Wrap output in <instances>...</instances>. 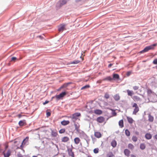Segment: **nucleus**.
<instances>
[{"mask_svg": "<svg viewBox=\"0 0 157 157\" xmlns=\"http://www.w3.org/2000/svg\"><path fill=\"white\" fill-rule=\"evenodd\" d=\"M29 138L28 137H26L25 139L21 143V145L20 146V148L22 149L23 147V146L25 144L29 141Z\"/></svg>", "mask_w": 157, "mask_h": 157, "instance_id": "nucleus-8", "label": "nucleus"}, {"mask_svg": "<svg viewBox=\"0 0 157 157\" xmlns=\"http://www.w3.org/2000/svg\"><path fill=\"white\" fill-rule=\"evenodd\" d=\"M156 45V44H154L152 45H151L150 46H147L143 50L141 51L140 52L141 53H143L144 52H147L150 50L153 49L154 47Z\"/></svg>", "mask_w": 157, "mask_h": 157, "instance_id": "nucleus-2", "label": "nucleus"}, {"mask_svg": "<svg viewBox=\"0 0 157 157\" xmlns=\"http://www.w3.org/2000/svg\"><path fill=\"white\" fill-rule=\"evenodd\" d=\"M69 140V138L68 137L64 136L61 139V141L63 142H66Z\"/></svg>", "mask_w": 157, "mask_h": 157, "instance_id": "nucleus-15", "label": "nucleus"}, {"mask_svg": "<svg viewBox=\"0 0 157 157\" xmlns=\"http://www.w3.org/2000/svg\"><path fill=\"white\" fill-rule=\"evenodd\" d=\"M135 134L137 135H139V132H135Z\"/></svg>", "mask_w": 157, "mask_h": 157, "instance_id": "nucleus-55", "label": "nucleus"}, {"mask_svg": "<svg viewBox=\"0 0 157 157\" xmlns=\"http://www.w3.org/2000/svg\"><path fill=\"white\" fill-rule=\"evenodd\" d=\"M127 91L128 95L130 96H132L134 94L133 91L130 90H127Z\"/></svg>", "mask_w": 157, "mask_h": 157, "instance_id": "nucleus-32", "label": "nucleus"}, {"mask_svg": "<svg viewBox=\"0 0 157 157\" xmlns=\"http://www.w3.org/2000/svg\"><path fill=\"white\" fill-rule=\"evenodd\" d=\"M80 116L81 114L79 113H75L73 114L72 118L73 120V121L75 122V121L78 119V117H79Z\"/></svg>", "mask_w": 157, "mask_h": 157, "instance_id": "nucleus-7", "label": "nucleus"}, {"mask_svg": "<svg viewBox=\"0 0 157 157\" xmlns=\"http://www.w3.org/2000/svg\"><path fill=\"white\" fill-rule=\"evenodd\" d=\"M105 120V118L101 116L98 117L96 119L97 121L99 123L103 122Z\"/></svg>", "mask_w": 157, "mask_h": 157, "instance_id": "nucleus-9", "label": "nucleus"}, {"mask_svg": "<svg viewBox=\"0 0 157 157\" xmlns=\"http://www.w3.org/2000/svg\"><path fill=\"white\" fill-rule=\"evenodd\" d=\"M113 65V64H112V63H110V64H109L108 65V67L109 68H110V67H111Z\"/></svg>", "mask_w": 157, "mask_h": 157, "instance_id": "nucleus-50", "label": "nucleus"}, {"mask_svg": "<svg viewBox=\"0 0 157 157\" xmlns=\"http://www.w3.org/2000/svg\"><path fill=\"white\" fill-rule=\"evenodd\" d=\"M128 147L131 150H133L134 148V146L131 144H129L128 145Z\"/></svg>", "mask_w": 157, "mask_h": 157, "instance_id": "nucleus-33", "label": "nucleus"}, {"mask_svg": "<svg viewBox=\"0 0 157 157\" xmlns=\"http://www.w3.org/2000/svg\"><path fill=\"white\" fill-rule=\"evenodd\" d=\"M106 157H113L114 155L112 152H109L106 154Z\"/></svg>", "mask_w": 157, "mask_h": 157, "instance_id": "nucleus-29", "label": "nucleus"}, {"mask_svg": "<svg viewBox=\"0 0 157 157\" xmlns=\"http://www.w3.org/2000/svg\"><path fill=\"white\" fill-rule=\"evenodd\" d=\"M67 2L66 0H60L57 3L56 6L58 7H60L63 5L65 4Z\"/></svg>", "mask_w": 157, "mask_h": 157, "instance_id": "nucleus-4", "label": "nucleus"}, {"mask_svg": "<svg viewBox=\"0 0 157 157\" xmlns=\"http://www.w3.org/2000/svg\"><path fill=\"white\" fill-rule=\"evenodd\" d=\"M88 157H92L91 156H88Z\"/></svg>", "mask_w": 157, "mask_h": 157, "instance_id": "nucleus-58", "label": "nucleus"}, {"mask_svg": "<svg viewBox=\"0 0 157 157\" xmlns=\"http://www.w3.org/2000/svg\"><path fill=\"white\" fill-rule=\"evenodd\" d=\"M102 81H103V80H98V81H97V82L99 83H101V82Z\"/></svg>", "mask_w": 157, "mask_h": 157, "instance_id": "nucleus-52", "label": "nucleus"}, {"mask_svg": "<svg viewBox=\"0 0 157 157\" xmlns=\"http://www.w3.org/2000/svg\"><path fill=\"white\" fill-rule=\"evenodd\" d=\"M78 1V0L76 1V2H77Z\"/></svg>", "mask_w": 157, "mask_h": 157, "instance_id": "nucleus-59", "label": "nucleus"}, {"mask_svg": "<svg viewBox=\"0 0 157 157\" xmlns=\"http://www.w3.org/2000/svg\"><path fill=\"white\" fill-rule=\"evenodd\" d=\"M157 68V67H156Z\"/></svg>", "mask_w": 157, "mask_h": 157, "instance_id": "nucleus-60", "label": "nucleus"}, {"mask_svg": "<svg viewBox=\"0 0 157 157\" xmlns=\"http://www.w3.org/2000/svg\"><path fill=\"white\" fill-rule=\"evenodd\" d=\"M153 63L154 64H157V59H154L153 61Z\"/></svg>", "mask_w": 157, "mask_h": 157, "instance_id": "nucleus-45", "label": "nucleus"}, {"mask_svg": "<svg viewBox=\"0 0 157 157\" xmlns=\"http://www.w3.org/2000/svg\"><path fill=\"white\" fill-rule=\"evenodd\" d=\"M131 157H136V156L134 155H131Z\"/></svg>", "mask_w": 157, "mask_h": 157, "instance_id": "nucleus-54", "label": "nucleus"}, {"mask_svg": "<svg viewBox=\"0 0 157 157\" xmlns=\"http://www.w3.org/2000/svg\"><path fill=\"white\" fill-rule=\"evenodd\" d=\"M114 100L116 101H118L120 99V96L119 94H117L113 96Z\"/></svg>", "mask_w": 157, "mask_h": 157, "instance_id": "nucleus-24", "label": "nucleus"}, {"mask_svg": "<svg viewBox=\"0 0 157 157\" xmlns=\"http://www.w3.org/2000/svg\"><path fill=\"white\" fill-rule=\"evenodd\" d=\"M119 125L121 128H122L124 127V122L122 119L120 120L119 122Z\"/></svg>", "mask_w": 157, "mask_h": 157, "instance_id": "nucleus-30", "label": "nucleus"}, {"mask_svg": "<svg viewBox=\"0 0 157 157\" xmlns=\"http://www.w3.org/2000/svg\"><path fill=\"white\" fill-rule=\"evenodd\" d=\"M79 62V61L78 60H75V61L71 62L70 63L71 64H76L78 63Z\"/></svg>", "mask_w": 157, "mask_h": 157, "instance_id": "nucleus-38", "label": "nucleus"}, {"mask_svg": "<svg viewBox=\"0 0 157 157\" xmlns=\"http://www.w3.org/2000/svg\"><path fill=\"white\" fill-rule=\"evenodd\" d=\"M52 136L53 137H56L58 135V133L56 131L53 130L51 132Z\"/></svg>", "mask_w": 157, "mask_h": 157, "instance_id": "nucleus-26", "label": "nucleus"}, {"mask_svg": "<svg viewBox=\"0 0 157 157\" xmlns=\"http://www.w3.org/2000/svg\"><path fill=\"white\" fill-rule=\"evenodd\" d=\"M113 79V78H112L110 76H108L104 78H103L102 80L103 81H111Z\"/></svg>", "mask_w": 157, "mask_h": 157, "instance_id": "nucleus-23", "label": "nucleus"}, {"mask_svg": "<svg viewBox=\"0 0 157 157\" xmlns=\"http://www.w3.org/2000/svg\"><path fill=\"white\" fill-rule=\"evenodd\" d=\"M139 88V87L137 86H135L133 87V89L134 90H137Z\"/></svg>", "mask_w": 157, "mask_h": 157, "instance_id": "nucleus-46", "label": "nucleus"}, {"mask_svg": "<svg viewBox=\"0 0 157 157\" xmlns=\"http://www.w3.org/2000/svg\"><path fill=\"white\" fill-rule=\"evenodd\" d=\"M66 94V93L65 92H63L61 93L59 95H56L55 97L57 100H59L62 98Z\"/></svg>", "mask_w": 157, "mask_h": 157, "instance_id": "nucleus-6", "label": "nucleus"}, {"mask_svg": "<svg viewBox=\"0 0 157 157\" xmlns=\"http://www.w3.org/2000/svg\"><path fill=\"white\" fill-rule=\"evenodd\" d=\"M65 25H60L58 27V30L59 32H63L64 30H66Z\"/></svg>", "mask_w": 157, "mask_h": 157, "instance_id": "nucleus-10", "label": "nucleus"}, {"mask_svg": "<svg viewBox=\"0 0 157 157\" xmlns=\"http://www.w3.org/2000/svg\"><path fill=\"white\" fill-rule=\"evenodd\" d=\"M18 124L20 126L22 127L26 125V121L24 120L22 121H20L18 122Z\"/></svg>", "mask_w": 157, "mask_h": 157, "instance_id": "nucleus-11", "label": "nucleus"}, {"mask_svg": "<svg viewBox=\"0 0 157 157\" xmlns=\"http://www.w3.org/2000/svg\"><path fill=\"white\" fill-rule=\"evenodd\" d=\"M132 98L135 101H141L140 98L136 96H133L132 97Z\"/></svg>", "mask_w": 157, "mask_h": 157, "instance_id": "nucleus-18", "label": "nucleus"}, {"mask_svg": "<svg viewBox=\"0 0 157 157\" xmlns=\"http://www.w3.org/2000/svg\"><path fill=\"white\" fill-rule=\"evenodd\" d=\"M48 102H49L48 101H46L44 102L43 103V104L44 105H45L47 104V103H48Z\"/></svg>", "mask_w": 157, "mask_h": 157, "instance_id": "nucleus-48", "label": "nucleus"}, {"mask_svg": "<svg viewBox=\"0 0 157 157\" xmlns=\"http://www.w3.org/2000/svg\"><path fill=\"white\" fill-rule=\"evenodd\" d=\"M17 117L19 118H21V117L22 115H21V114H18V115H17Z\"/></svg>", "mask_w": 157, "mask_h": 157, "instance_id": "nucleus-49", "label": "nucleus"}, {"mask_svg": "<svg viewBox=\"0 0 157 157\" xmlns=\"http://www.w3.org/2000/svg\"><path fill=\"white\" fill-rule=\"evenodd\" d=\"M67 151L69 156L72 157H74V152H72V149L70 148L68 149L67 150Z\"/></svg>", "mask_w": 157, "mask_h": 157, "instance_id": "nucleus-13", "label": "nucleus"}, {"mask_svg": "<svg viewBox=\"0 0 157 157\" xmlns=\"http://www.w3.org/2000/svg\"><path fill=\"white\" fill-rule=\"evenodd\" d=\"M132 140L134 142H136L137 141L138 139L136 136H133L132 138Z\"/></svg>", "mask_w": 157, "mask_h": 157, "instance_id": "nucleus-35", "label": "nucleus"}, {"mask_svg": "<svg viewBox=\"0 0 157 157\" xmlns=\"http://www.w3.org/2000/svg\"><path fill=\"white\" fill-rule=\"evenodd\" d=\"M154 117L150 114L148 115V121L151 122H152L154 120Z\"/></svg>", "mask_w": 157, "mask_h": 157, "instance_id": "nucleus-31", "label": "nucleus"}, {"mask_svg": "<svg viewBox=\"0 0 157 157\" xmlns=\"http://www.w3.org/2000/svg\"><path fill=\"white\" fill-rule=\"evenodd\" d=\"M125 135L127 136H130V132L127 129H126L125 130Z\"/></svg>", "mask_w": 157, "mask_h": 157, "instance_id": "nucleus-34", "label": "nucleus"}, {"mask_svg": "<svg viewBox=\"0 0 157 157\" xmlns=\"http://www.w3.org/2000/svg\"><path fill=\"white\" fill-rule=\"evenodd\" d=\"M119 78V75L116 74H114L113 75V79L114 80L115 79H118Z\"/></svg>", "mask_w": 157, "mask_h": 157, "instance_id": "nucleus-27", "label": "nucleus"}, {"mask_svg": "<svg viewBox=\"0 0 157 157\" xmlns=\"http://www.w3.org/2000/svg\"><path fill=\"white\" fill-rule=\"evenodd\" d=\"M127 119L128 122L130 124H132L133 123L134 120L132 118L127 116Z\"/></svg>", "mask_w": 157, "mask_h": 157, "instance_id": "nucleus-22", "label": "nucleus"}, {"mask_svg": "<svg viewBox=\"0 0 157 157\" xmlns=\"http://www.w3.org/2000/svg\"><path fill=\"white\" fill-rule=\"evenodd\" d=\"M5 149L6 150L8 147V144H5Z\"/></svg>", "mask_w": 157, "mask_h": 157, "instance_id": "nucleus-47", "label": "nucleus"}, {"mask_svg": "<svg viewBox=\"0 0 157 157\" xmlns=\"http://www.w3.org/2000/svg\"><path fill=\"white\" fill-rule=\"evenodd\" d=\"M112 115L113 116H115L117 115V113L115 111H113L112 112Z\"/></svg>", "mask_w": 157, "mask_h": 157, "instance_id": "nucleus-43", "label": "nucleus"}, {"mask_svg": "<svg viewBox=\"0 0 157 157\" xmlns=\"http://www.w3.org/2000/svg\"><path fill=\"white\" fill-rule=\"evenodd\" d=\"M18 157H23V156L22 155H21V156H18Z\"/></svg>", "mask_w": 157, "mask_h": 157, "instance_id": "nucleus-57", "label": "nucleus"}, {"mask_svg": "<svg viewBox=\"0 0 157 157\" xmlns=\"http://www.w3.org/2000/svg\"><path fill=\"white\" fill-rule=\"evenodd\" d=\"M74 141L75 144H78L80 141V140L78 137H76L74 139Z\"/></svg>", "mask_w": 157, "mask_h": 157, "instance_id": "nucleus-20", "label": "nucleus"}, {"mask_svg": "<svg viewBox=\"0 0 157 157\" xmlns=\"http://www.w3.org/2000/svg\"><path fill=\"white\" fill-rule=\"evenodd\" d=\"M147 94L150 99L152 102L156 101L157 98V95L151 89H148L147 90Z\"/></svg>", "mask_w": 157, "mask_h": 157, "instance_id": "nucleus-1", "label": "nucleus"}, {"mask_svg": "<svg viewBox=\"0 0 157 157\" xmlns=\"http://www.w3.org/2000/svg\"><path fill=\"white\" fill-rule=\"evenodd\" d=\"M154 137L155 139L157 140V134L154 136Z\"/></svg>", "mask_w": 157, "mask_h": 157, "instance_id": "nucleus-51", "label": "nucleus"}, {"mask_svg": "<svg viewBox=\"0 0 157 157\" xmlns=\"http://www.w3.org/2000/svg\"><path fill=\"white\" fill-rule=\"evenodd\" d=\"M11 153V151L9 149L7 151L5 150L3 152V154L4 157H9Z\"/></svg>", "mask_w": 157, "mask_h": 157, "instance_id": "nucleus-5", "label": "nucleus"}, {"mask_svg": "<svg viewBox=\"0 0 157 157\" xmlns=\"http://www.w3.org/2000/svg\"><path fill=\"white\" fill-rule=\"evenodd\" d=\"M74 126L75 127V130L78 132H79L80 131V129H79L80 127V125L78 123H75L74 124Z\"/></svg>", "mask_w": 157, "mask_h": 157, "instance_id": "nucleus-12", "label": "nucleus"}, {"mask_svg": "<svg viewBox=\"0 0 157 157\" xmlns=\"http://www.w3.org/2000/svg\"><path fill=\"white\" fill-rule=\"evenodd\" d=\"M65 132V129H64V128H62V129H60L59 130V132L60 133L62 134V133H64Z\"/></svg>", "mask_w": 157, "mask_h": 157, "instance_id": "nucleus-37", "label": "nucleus"}, {"mask_svg": "<svg viewBox=\"0 0 157 157\" xmlns=\"http://www.w3.org/2000/svg\"><path fill=\"white\" fill-rule=\"evenodd\" d=\"M132 107L134 108L133 111V114L136 115L137 113L139 111V108L136 103H134L132 105Z\"/></svg>", "mask_w": 157, "mask_h": 157, "instance_id": "nucleus-3", "label": "nucleus"}, {"mask_svg": "<svg viewBox=\"0 0 157 157\" xmlns=\"http://www.w3.org/2000/svg\"><path fill=\"white\" fill-rule=\"evenodd\" d=\"M140 147L142 150H144L146 148V145L144 143H141L140 144Z\"/></svg>", "mask_w": 157, "mask_h": 157, "instance_id": "nucleus-28", "label": "nucleus"}, {"mask_svg": "<svg viewBox=\"0 0 157 157\" xmlns=\"http://www.w3.org/2000/svg\"><path fill=\"white\" fill-rule=\"evenodd\" d=\"M130 74H131V73L130 72H127V76H129V75H130Z\"/></svg>", "mask_w": 157, "mask_h": 157, "instance_id": "nucleus-53", "label": "nucleus"}, {"mask_svg": "<svg viewBox=\"0 0 157 157\" xmlns=\"http://www.w3.org/2000/svg\"><path fill=\"white\" fill-rule=\"evenodd\" d=\"M99 149L98 148H95L94 149V152L95 154H97L98 153Z\"/></svg>", "mask_w": 157, "mask_h": 157, "instance_id": "nucleus-36", "label": "nucleus"}, {"mask_svg": "<svg viewBox=\"0 0 157 157\" xmlns=\"http://www.w3.org/2000/svg\"><path fill=\"white\" fill-rule=\"evenodd\" d=\"M51 113L47 111L46 112V115L47 117H48L51 115Z\"/></svg>", "mask_w": 157, "mask_h": 157, "instance_id": "nucleus-44", "label": "nucleus"}, {"mask_svg": "<svg viewBox=\"0 0 157 157\" xmlns=\"http://www.w3.org/2000/svg\"><path fill=\"white\" fill-rule=\"evenodd\" d=\"M17 59V58L16 57H12L11 59V61H13L14 62H15L16 60Z\"/></svg>", "mask_w": 157, "mask_h": 157, "instance_id": "nucleus-42", "label": "nucleus"}, {"mask_svg": "<svg viewBox=\"0 0 157 157\" xmlns=\"http://www.w3.org/2000/svg\"><path fill=\"white\" fill-rule=\"evenodd\" d=\"M32 157H37L36 156H33Z\"/></svg>", "mask_w": 157, "mask_h": 157, "instance_id": "nucleus-56", "label": "nucleus"}, {"mask_svg": "<svg viewBox=\"0 0 157 157\" xmlns=\"http://www.w3.org/2000/svg\"><path fill=\"white\" fill-rule=\"evenodd\" d=\"M70 123V122L68 121H63L61 122V124L63 125H66Z\"/></svg>", "mask_w": 157, "mask_h": 157, "instance_id": "nucleus-19", "label": "nucleus"}, {"mask_svg": "<svg viewBox=\"0 0 157 157\" xmlns=\"http://www.w3.org/2000/svg\"><path fill=\"white\" fill-rule=\"evenodd\" d=\"M145 137L147 139L150 140L151 138L152 135L150 133H147L145 134Z\"/></svg>", "mask_w": 157, "mask_h": 157, "instance_id": "nucleus-16", "label": "nucleus"}, {"mask_svg": "<svg viewBox=\"0 0 157 157\" xmlns=\"http://www.w3.org/2000/svg\"><path fill=\"white\" fill-rule=\"evenodd\" d=\"M94 136L95 137L99 138L101 137L102 135L100 132H94Z\"/></svg>", "mask_w": 157, "mask_h": 157, "instance_id": "nucleus-14", "label": "nucleus"}, {"mask_svg": "<svg viewBox=\"0 0 157 157\" xmlns=\"http://www.w3.org/2000/svg\"><path fill=\"white\" fill-rule=\"evenodd\" d=\"M124 153L126 156L128 157L129 155L130 152L128 149H126L124 150Z\"/></svg>", "mask_w": 157, "mask_h": 157, "instance_id": "nucleus-17", "label": "nucleus"}, {"mask_svg": "<svg viewBox=\"0 0 157 157\" xmlns=\"http://www.w3.org/2000/svg\"><path fill=\"white\" fill-rule=\"evenodd\" d=\"M94 113L100 115L102 113V111L101 110L96 109L94 110Z\"/></svg>", "mask_w": 157, "mask_h": 157, "instance_id": "nucleus-21", "label": "nucleus"}, {"mask_svg": "<svg viewBox=\"0 0 157 157\" xmlns=\"http://www.w3.org/2000/svg\"><path fill=\"white\" fill-rule=\"evenodd\" d=\"M104 97L106 99H107L109 98V95L107 93H106L104 95Z\"/></svg>", "mask_w": 157, "mask_h": 157, "instance_id": "nucleus-40", "label": "nucleus"}, {"mask_svg": "<svg viewBox=\"0 0 157 157\" xmlns=\"http://www.w3.org/2000/svg\"><path fill=\"white\" fill-rule=\"evenodd\" d=\"M111 145L113 147H115L117 144L116 141L115 140H113L111 142Z\"/></svg>", "mask_w": 157, "mask_h": 157, "instance_id": "nucleus-25", "label": "nucleus"}, {"mask_svg": "<svg viewBox=\"0 0 157 157\" xmlns=\"http://www.w3.org/2000/svg\"><path fill=\"white\" fill-rule=\"evenodd\" d=\"M90 87V86H89V85H86L83 86V87H82L81 88V89L82 90L84 89L85 88H89Z\"/></svg>", "mask_w": 157, "mask_h": 157, "instance_id": "nucleus-41", "label": "nucleus"}, {"mask_svg": "<svg viewBox=\"0 0 157 157\" xmlns=\"http://www.w3.org/2000/svg\"><path fill=\"white\" fill-rule=\"evenodd\" d=\"M69 84L68 83H67L66 84H64L63 85L60 87V89H62L64 87H66Z\"/></svg>", "mask_w": 157, "mask_h": 157, "instance_id": "nucleus-39", "label": "nucleus"}]
</instances>
